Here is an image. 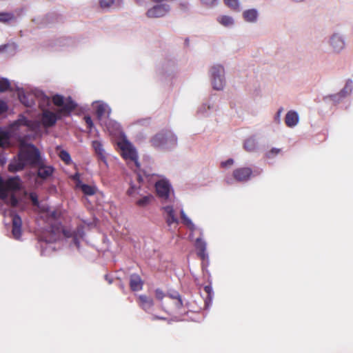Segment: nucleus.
I'll return each mask as SVG.
<instances>
[{"instance_id":"obj_1","label":"nucleus","mask_w":353,"mask_h":353,"mask_svg":"<svg viewBox=\"0 0 353 353\" xmlns=\"http://www.w3.org/2000/svg\"><path fill=\"white\" fill-rule=\"evenodd\" d=\"M85 226L79 225L74 229H61L59 227H51L50 230L45 232L39 241L41 255H48L55 250L53 243L61 236V233L65 238V243L71 248H77L81 251L80 243L85 236Z\"/></svg>"},{"instance_id":"obj_2","label":"nucleus","mask_w":353,"mask_h":353,"mask_svg":"<svg viewBox=\"0 0 353 353\" xmlns=\"http://www.w3.org/2000/svg\"><path fill=\"white\" fill-rule=\"evenodd\" d=\"M136 172V181L130 179L128 183L129 188L126 194L134 201L140 208L149 205L154 199V196L149 192V186L154 182L152 178L155 174L150 170H134Z\"/></svg>"},{"instance_id":"obj_3","label":"nucleus","mask_w":353,"mask_h":353,"mask_svg":"<svg viewBox=\"0 0 353 353\" xmlns=\"http://www.w3.org/2000/svg\"><path fill=\"white\" fill-rule=\"evenodd\" d=\"M44 158L39 150L32 143H28L21 148L17 157H14L8 165L10 172L22 170L26 165L35 167L41 163Z\"/></svg>"},{"instance_id":"obj_4","label":"nucleus","mask_w":353,"mask_h":353,"mask_svg":"<svg viewBox=\"0 0 353 353\" xmlns=\"http://www.w3.org/2000/svg\"><path fill=\"white\" fill-rule=\"evenodd\" d=\"M21 189V180L19 176L9 178L4 181L0 176V198L6 203L13 207L17 205L19 201L14 194L9 191H16Z\"/></svg>"},{"instance_id":"obj_5","label":"nucleus","mask_w":353,"mask_h":353,"mask_svg":"<svg viewBox=\"0 0 353 353\" xmlns=\"http://www.w3.org/2000/svg\"><path fill=\"white\" fill-rule=\"evenodd\" d=\"M93 108L96 110L97 117L101 125H103L110 131L119 130L120 125L118 123L109 119L111 109L104 103L93 102Z\"/></svg>"},{"instance_id":"obj_6","label":"nucleus","mask_w":353,"mask_h":353,"mask_svg":"<svg viewBox=\"0 0 353 353\" xmlns=\"http://www.w3.org/2000/svg\"><path fill=\"white\" fill-rule=\"evenodd\" d=\"M150 142L157 148L172 149L177 145V137L170 130H161L151 139Z\"/></svg>"},{"instance_id":"obj_7","label":"nucleus","mask_w":353,"mask_h":353,"mask_svg":"<svg viewBox=\"0 0 353 353\" xmlns=\"http://www.w3.org/2000/svg\"><path fill=\"white\" fill-rule=\"evenodd\" d=\"M121 149V153L123 158L127 161L128 164L133 168L134 166L137 170L141 169V165L138 161V154L135 148L129 141L125 140L119 143Z\"/></svg>"},{"instance_id":"obj_8","label":"nucleus","mask_w":353,"mask_h":353,"mask_svg":"<svg viewBox=\"0 0 353 353\" xmlns=\"http://www.w3.org/2000/svg\"><path fill=\"white\" fill-rule=\"evenodd\" d=\"M210 77L212 88L222 90L225 85V69L221 64H214L210 69Z\"/></svg>"},{"instance_id":"obj_9","label":"nucleus","mask_w":353,"mask_h":353,"mask_svg":"<svg viewBox=\"0 0 353 353\" xmlns=\"http://www.w3.org/2000/svg\"><path fill=\"white\" fill-rule=\"evenodd\" d=\"M327 44L332 53H341L346 46L345 35L337 31L334 32L328 37Z\"/></svg>"},{"instance_id":"obj_10","label":"nucleus","mask_w":353,"mask_h":353,"mask_svg":"<svg viewBox=\"0 0 353 353\" xmlns=\"http://www.w3.org/2000/svg\"><path fill=\"white\" fill-rule=\"evenodd\" d=\"M52 101L54 105L61 108L59 113L63 115H69L77 107V103L70 97L65 99L63 96L59 94L54 95Z\"/></svg>"},{"instance_id":"obj_11","label":"nucleus","mask_w":353,"mask_h":353,"mask_svg":"<svg viewBox=\"0 0 353 353\" xmlns=\"http://www.w3.org/2000/svg\"><path fill=\"white\" fill-rule=\"evenodd\" d=\"M158 177L159 176L155 174V176L152 178L154 182L152 185H155V188L159 196L163 199L167 200L170 196L171 185L166 179L163 178L157 180V179Z\"/></svg>"},{"instance_id":"obj_12","label":"nucleus","mask_w":353,"mask_h":353,"mask_svg":"<svg viewBox=\"0 0 353 353\" xmlns=\"http://www.w3.org/2000/svg\"><path fill=\"white\" fill-rule=\"evenodd\" d=\"M37 127V125L34 122L29 120L23 114H20L17 120L10 125V130L13 132L20 130L21 128H24L28 130H34Z\"/></svg>"},{"instance_id":"obj_13","label":"nucleus","mask_w":353,"mask_h":353,"mask_svg":"<svg viewBox=\"0 0 353 353\" xmlns=\"http://www.w3.org/2000/svg\"><path fill=\"white\" fill-rule=\"evenodd\" d=\"M37 169L36 176L41 181H46L54 173V168L52 165H48L45 163V159L41 161V163L37 164L35 167Z\"/></svg>"},{"instance_id":"obj_14","label":"nucleus","mask_w":353,"mask_h":353,"mask_svg":"<svg viewBox=\"0 0 353 353\" xmlns=\"http://www.w3.org/2000/svg\"><path fill=\"white\" fill-rule=\"evenodd\" d=\"M170 10V6L167 3H159L150 8L146 14L149 18H159L167 14Z\"/></svg>"},{"instance_id":"obj_15","label":"nucleus","mask_w":353,"mask_h":353,"mask_svg":"<svg viewBox=\"0 0 353 353\" xmlns=\"http://www.w3.org/2000/svg\"><path fill=\"white\" fill-rule=\"evenodd\" d=\"M25 14V9L23 8H16L10 12H0V22L15 21Z\"/></svg>"},{"instance_id":"obj_16","label":"nucleus","mask_w":353,"mask_h":353,"mask_svg":"<svg viewBox=\"0 0 353 353\" xmlns=\"http://www.w3.org/2000/svg\"><path fill=\"white\" fill-rule=\"evenodd\" d=\"M353 82L351 80L347 81L344 88L339 92L332 95L327 97V99H330L335 103H339L343 99L350 95L352 91Z\"/></svg>"},{"instance_id":"obj_17","label":"nucleus","mask_w":353,"mask_h":353,"mask_svg":"<svg viewBox=\"0 0 353 353\" xmlns=\"http://www.w3.org/2000/svg\"><path fill=\"white\" fill-rule=\"evenodd\" d=\"M252 174V170L250 168H239L233 171L234 179L238 182H246Z\"/></svg>"},{"instance_id":"obj_18","label":"nucleus","mask_w":353,"mask_h":353,"mask_svg":"<svg viewBox=\"0 0 353 353\" xmlns=\"http://www.w3.org/2000/svg\"><path fill=\"white\" fill-rule=\"evenodd\" d=\"M92 148L98 160L108 167L107 153L105 152L102 143L99 141H93L92 143Z\"/></svg>"},{"instance_id":"obj_19","label":"nucleus","mask_w":353,"mask_h":353,"mask_svg":"<svg viewBox=\"0 0 353 353\" xmlns=\"http://www.w3.org/2000/svg\"><path fill=\"white\" fill-rule=\"evenodd\" d=\"M17 48V45L14 42L1 45L0 54L6 58L12 57L16 54Z\"/></svg>"},{"instance_id":"obj_20","label":"nucleus","mask_w":353,"mask_h":353,"mask_svg":"<svg viewBox=\"0 0 353 353\" xmlns=\"http://www.w3.org/2000/svg\"><path fill=\"white\" fill-rule=\"evenodd\" d=\"M12 234L14 239L19 240L21 236V225L22 221L21 217L14 214L12 219Z\"/></svg>"},{"instance_id":"obj_21","label":"nucleus","mask_w":353,"mask_h":353,"mask_svg":"<svg viewBox=\"0 0 353 353\" xmlns=\"http://www.w3.org/2000/svg\"><path fill=\"white\" fill-rule=\"evenodd\" d=\"M195 247L197 250V255L200 257L202 261L208 260V254L206 252V242L199 237L196 239Z\"/></svg>"},{"instance_id":"obj_22","label":"nucleus","mask_w":353,"mask_h":353,"mask_svg":"<svg viewBox=\"0 0 353 353\" xmlns=\"http://www.w3.org/2000/svg\"><path fill=\"white\" fill-rule=\"evenodd\" d=\"M42 123L46 127H51L54 125L57 121V114L49 111L44 110L42 114Z\"/></svg>"},{"instance_id":"obj_23","label":"nucleus","mask_w":353,"mask_h":353,"mask_svg":"<svg viewBox=\"0 0 353 353\" xmlns=\"http://www.w3.org/2000/svg\"><path fill=\"white\" fill-rule=\"evenodd\" d=\"M18 97L20 102L26 107H32L34 105L35 102L33 94L26 93L23 90L18 91Z\"/></svg>"},{"instance_id":"obj_24","label":"nucleus","mask_w":353,"mask_h":353,"mask_svg":"<svg viewBox=\"0 0 353 353\" xmlns=\"http://www.w3.org/2000/svg\"><path fill=\"white\" fill-rule=\"evenodd\" d=\"M299 121V116L297 112L290 110L287 112L285 117V123L289 128L295 127Z\"/></svg>"},{"instance_id":"obj_25","label":"nucleus","mask_w":353,"mask_h":353,"mask_svg":"<svg viewBox=\"0 0 353 353\" xmlns=\"http://www.w3.org/2000/svg\"><path fill=\"white\" fill-rule=\"evenodd\" d=\"M163 209L167 215L166 223L168 225L171 227L172 224L177 225L179 223V219L174 214L173 207L171 205H166L163 207Z\"/></svg>"},{"instance_id":"obj_26","label":"nucleus","mask_w":353,"mask_h":353,"mask_svg":"<svg viewBox=\"0 0 353 353\" xmlns=\"http://www.w3.org/2000/svg\"><path fill=\"white\" fill-rule=\"evenodd\" d=\"M77 188L80 189L83 193L87 196L94 195L97 190L96 186L85 184L81 180L77 181Z\"/></svg>"},{"instance_id":"obj_27","label":"nucleus","mask_w":353,"mask_h":353,"mask_svg":"<svg viewBox=\"0 0 353 353\" xmlns=\"http://www.w3.org/2000/svg\"><path fill=\"white\" fill-rule=\"evenodd\" d=\"M139 300L141 307L145 312H150L154 305L152 299L146 295H140Z\"/></svg>"},{"instance_id":"obj_28","label":"nucleus","mask_w":353,"mask_h":353,"mask_svg":"<svg viewBox=\"0 0 353 353\" xmlns=\"http://www.w3.org/2000/svg\"><path fill=\"white\" fill-rule=\"evenodd\" d=\"M130 286L132 291H139L142 289L143 282L138 274H133L130 276Z\"/></svg>"},{"instance_id":"obj_29","label":"nucleus","mask_w":353,"mask_h":353,"mask_svg":"<svg viewBox=\"0 0 353 353\" xmlns=\"http://www.w3.org/2000/svg\"><path fill=\"white\" fill-rule=\"evenodd\" d=\"M258 17L259 12L256 8L248 9L243 12V17L247 22H255Z\"/></svg>"},{"instance_id":"obj_30","label":"nucleus","mask_w":353,"mask_h":353,"mask_svg":"<svg viewBox=\"0 0 353 353\" xmlns=\"http://www.w3.org/2000/svg\"><path fill=\"white\" fill-rule=\"evenodd\" d=\"M212 109H214V104L210 102V100H209L202 103V105L199 108L197 112L203 117H208Z\"/></svg>"},{"instance_id":"obj_31","label":"nucleus","mask_w":353,"mask_h":353,"mask_svg":"<svg viewBox=\"0 0 353 353\" xmlns=\"http://www.w3.org/2000/svg\"><path fill=\"white\" fill-rule=\"evenodd\" d=\"M10 132L8 131L0 132V146L6 148L11 146Z\"/></svg>"},{"instance_id":"obj_32","label":"nucleus","mask_w":353,"mask_h":353,"mask_svg":"<svg viewBox=\"0 0 353 353\" xmlns=\"http://www.w3.org/2000/svg\"><path fill=\"white\" fill-rule=\"evenodd\" d=\"M63 20V16L55 11H51L47 13L41 22H54Z\"/></svg>"},{"instance_id":"obj_33","label":"nucleus","mask_w":353,"mask_h":353,"mask_svg":"<svg viewBox=\"0 0 353 353\" xmlns=\"http://www.w3.org/2000/svg\"><path fill=\"white\" fill-rule=\"evenodd\" d=\"M243 148L249 152L256 150L257 148V141L254 137H251L245 139L243 143Z\"/></svg>"},{"instance_id":"obj_34","label":"nucleus","mask_w":353,"mask_h":353,"mask_svg":"<svg viewBox=\"0 0 353 353\" xmlns=\"http://www.w3.org/2000/svg\"><path fill=\"white\" fill-rule=\"evenodd\" d=\"M181 218L182 220V223L188 228L191 231H194L196 230V226L192 221V220L185 214L184 210L182 209L180 212Z\"/></svg>"},{"instance_id":"obj_35","label":"nucleus","mask_w":353,"mask_h":353,"mask_svg":"<svg viewBox=\"0 0 353 353\" xmlns=\"http://www.w3.org/2000/svg\"><path fill=\"white\" fill-rule=\"evenodd\" d=\"M223 3L228 8L234 12L241 11V3L239 0H223Z\"/></svg>"},{"instance_id":"obj_36","label":"nucleus","mask_w":353,"mask_h":353,"mask_svg":"<svg viewBox=\"0 0 353 353\" xmlns=\"http://www.w3.org/2000/svg\"><path fill=\"white\" fill-rule=\"evenodd\" d=\"M204 290L208 294V296H207L206 299L205 300V307L206 309H208L210 307V306L212 305L213 290H212V288L210 285L205 286Z\"/></svg>"},{"instance_id":"obj_37","label":"nucleus","mask_w":353,"mask_h":353,"mask_svg":"<svg viewBox=\"0 0 353 353\" xmlns=\"http://www.w3.org/2000/svg\"><path fill=\"white\" fill-rule=\"evenodd\" d=\"M59 157L67 165L72 163L70 155L66 150H61L59 153Z\"/></svg>"},{"instance_id":"obj_38","label":"nucleus","mask_w":353,"mask_h":353,"mask_svg":"<svg viewBox=\"0 0 353 353\" xmlns=\"http://www.w3.org/2000/svg\"><path fill=\"white\" fill-rule=\"evenodd\" d=\"M10 87V81L8 79L1 78L0 79V92H3L7 91Z\"/></svg>"},{"instance_id":"obj_39","label":"nucleus","mask_w":353,"mask_h":353,"mask_svg":"<svg viewBox=\"0 0 353 353\" xmlns=\"http://www.w3.org/2000/svg\"><path fill=\"white\" fill-rule=\"evenodd\" d=\"M114 3V0H99V5L102 9L109 8Z\"/></svg>"},{"instance_id":"obj_40","label":"nucleus","mask_w":353,"mask_h":353,"mask_svg":"<svg viewBox=\"0 0 353 353\" xmlns=\"http://www.w3.org/2000/svg\"><path fill=\"white\" fill-rule=\"evenodd\" d=\"M283 111V108L282 107H281L277 112L276 113V114L274 115V121L277 123V124H279L281 123V114Z\"/></svg>"},{"instance_id":"obj_41","label":"nucleus","mask_w":353,"mask_h":353,"mask_svg":"<svg viewBox=\"0 0 353 353\" xmlns=\"http://www.w3.org/2000/svg\"><path fill=\"white\" fill-rule=\"evenodd\" d=\"M201 2L205 6L212 7L217 5L218 0H201Z\"/></svg>"},{"instance_id":"obj_42","label":"nucleus","mask_w":353,"mask_h":353,"mask_svg":"<svg viewBox=\"0 0 353 353\" xmlns=\"http://www.w3.org/2000/svg\"><path fill=\"white\" fill-rule=\"evenodd\" d=\"M8 109V106L6 102H5L3 100H0V114H2L3 113H5L6 112H7Z\"/></svg>"},{"instance_id":"obj_43","label":"nucleus","mask_w":353,"mask_h":353,"mask_svg":"<svg viewBox=\"0 0 353 353\" xmlns=\"http://www.w3.org/2000/svg\"><path fill=\"white\" fill-rule=\"evenodd\" d=\"M84 120H85V123L87 125L88 128L90 130H91L92 128L94 127V123L92 122V120L91 117H89V116H85L84 117Z\"/></svg>"},{"instance_id":"obj_44","label":"nucleus","mask_w":353,"mask_h":353,"mask_svg":"<svg viewBox=\"0 0 353 353\" xmlns=\"http://www.w3.org/2000/svg\"><path fill=\"white\" fill-rule=\"evenodd\" d=\"M30 199L34 206H39V202L37 197V195L35 193H31L30 195Z\"/></svg>"},{"instance_id":"obj_45","label":"nucleus","mask_w":353,"mask_h":353,"mask_svg":"<svg viewBox=\"0 0 353 353\" xmlns=\"http://www.w3.org/2000/svg\"><path fill=\"white\" fill-rule=\"evenodd\" d=\"M280 152V150L278 148H272L268 154L267 157L268 158H272L275 155H276Z\"/></svg>"},{"instance_id":"obj_46","label":"nucleus","mask_w":353,"mask_h":353,"mask_svg":"<svg viewBox=\"0 0 353 353\" xmlns=\"http://www.w3.org/2000/svg\"><path fill=\"white\" fill-rule=\"evenodd\" d=\"M219 22H234V19L232 17L228 15H223L221 17Z\"/></svg>"},{"instance_id":"obj_47","label":"nucleus","mask_w":353,"mask_h":353,"mask_svg":"<svg viewBox=\"0 0 353 353\" xmlns=\"http://www.w3.org/2000/svg\"><path fill=\"white\" fill-rule=\"evenodd\" d=\"M234 163V160L232 159H228L227 161H222L221 165L222 168H228L232 165Z\"/></svg>"},{"instance_id":"obj_48","label":"nucleus","mask_w":353,"mask_h":353,"mask_svg":"<svg viewBox=\"0 0 353 353\" xmlns=\"http://www.w3.org/2000/svg\"><path fill=\"white\" fill-rule=\"evenodd\" d=\"M36 94L38 97H41L43 101L46 102L47 104L50 103V99L48 97H46L42 92L38 91Z\"/></svg>"},{"instance_id":"obj_49","label":"nucleus","mask_w":353,"mask_h":353,"mask_svg":"<svg viewBox=\"0 0 353 353\" xmlns=\"http://www.w3.org/2000/svg\"><path fill=\"white\" fill-rule=\"evenodd\" d=\"M168 296L170 298H171L172 299H175V300H176L177 299L181 297L179 293L176 291H173V292H170Z\"/></svg>"},{"instance_id":"obj_50","label":"nucleus","mask_w":353,"mask_h":353,"mask_svg":"<svg viewBox=\"0 0 353 353\" xmlns=\"http://www.w3.org/2000/svg\"><path fill=\"white\" fill-rule=\"evenodd\" d=\"M155 296L157 299L161 300L164 297V294L160 289H157L155 290Z\"/></svg>"},{"instance_id":"obj_51","label":"nucleus","mask_w":353,"mask_h":353,"mask_svg":"<svg viewBox=\"0 0 353 353\" xmlns=\"http://www.w3.org/2000/svg\"><path fill=\"white\" fill-rule=\"evenodd\" d=\"M175 305L176 308H181L183 305V301L181 297L177 299L175 302Z\"/></svg>"},{"instance_id":"obj_52","label":"nucleus","mask_w":353,"mask_h":353,"mask_svg":"<svg viewBox=\"0 0 353 353\" xmlns=\"http://www.w3.org/2000/svg\"><path fill=\"white\" fill-rule=\"evenodd\" d=\"M73 179L76 181V183L78 180H80L79 174H75L73 176Z\"/></svg>"},{"instance_id":"obj_53","label":"nucleus","mask_w":353,"mask_h":353,"mask_svg":"<svg viewBox=\"0 0 353 353\" xmlns=\"http://www.w3.org/2000/svg\"><path fill=\"white\" fill-rule=\"evenodd\" d=\"M226 183L228 184H232V178H226L225 179Z\"/></svg>"},{"instance_id":"obj_54","label":"nucleus","mask_w":353,"mask_h":353,"mask_svg":"<svg viewBox=\"0 0 353 353\" xmlns=\"http://www.w3.org/2000/svg\"><path fill=\"white\" fill-rule=\"evenodd\" d=\"M152 320H156V319H165V318H163V317H160V316H153L152 318Z\"/></svg>"},{"instance_id":"obj_55","label":"nucleus","mask_w":353,"mask_h":353,"mask_svg":"<svg viewBox=\"0 0 353 353\" xmlns=\"http://www.w3.org/2000/svg\"><path fill=\"white\" fill-rule=\"evenodd\" d=\"M105 280L108 281V282L110 284L112 283V280L111 279H109L108 275H105Z\"/></svg>"},{"instance_id":"obj_56","label":"nucleus","mask_w":353,"mask_h":353,"mask_svg":"<svg viewBox=\"0 0 353 353\" xmlns=\"http://www.w3.org/2000/svg\"><path fill=\"white\" fill-rule=\"evenodd\" d=\"M56 214H57L56 212L54 211V212H52V216H55Z\"/></svg>"},{"instance_id":"obj_57","label":"nucleus","mask_w":353,"mask_h":353,"mask_svg":"<svg viewBox=\"0 0 353 353\" xmlns=\"http://www.w3.org/2000/svg\"><path fill=\"white\" fill-rule=\"evenodd\" d=\"M136 1L139 4L142 3V0H136Z\"/></svg>"},{"instance_id":"obj_58","label":"nucleus","mask_w":353,"mask_h":353,"mask_svg":"<svg viewBox=\"0 0 353 353\" xmlns=\"http://www.w3.org/2000/svg\"><path fill=\"white\" fill-rule=\"evenodd\" d=\"M35 21H36V19H32V21H31V22L34 23V22H35Z\"/></svg>"},{"instance_id":"obj_59","label":"nucleus","mask_w":353,"mask_h":353,"mask_svg":"<svg viewBox=\"0 0 353 353\" xmlns=\"http://www.w3.org/2000/svg\"><path fill=\"white\" fill-rule=\"evenodd\" d=\"M223 24L225 25V26H228L230 23H223Z\"/></svg>"},{"instance_id":"obj_60","label":"nucleus","mask_w":353,"mask_h":353,"mask_svg":"<svg viewBox=\"0 0 353 353\" xmlns=\"http://www.w3.org/2000/svg\"><path fill=\"white\" fill-rule=\"evenodd\" d=\"M261 172H262L261 170L260 171H257V174H260Z\"/></svg>"},{"instance_id":"obj_61","label":"nucleus","mask_w":353,"mask_h":353,"mask_svg":"<svg viewBox=\"0 0 353 353\" xmlns=\"http://www.w3.org/2000/svg\"><path fill=\"white\" fill-rule=\"evenodd\" d=\"M23 128H21V130L19 131H23L22 130ZM23 132H26V130H23Z\"/></svg>"}]
</instances>
